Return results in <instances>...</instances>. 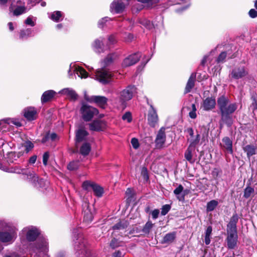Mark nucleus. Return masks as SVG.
<instances>
[{"instance_id": "nucleus-1", "label": "nucleus", "mask_w": 257, "mask_h": 257, "mask_svg": "<svg viewBox=\"0 0 257 257\" xmlns=\"http://www.w3.org/2000/svg\"><path fill=\"white\" fill-rule=\"evenodd\" d=\"M217 104L221 114V121L230 126L232 123V114L237 108L236 103H231L229 99L224 95L217 98Z\"/></svg>"}, {"instance_id": "nucleus-2", "label": "nucleus", "mask_w": 257, "mask_h": 257, "mask_svg": "<svg viewBox=\"0 0 257 257\" xmlns=\"http://www.w3.org/2000/svg\"><path fill=\"white\" fill-rule=\"evenodd\" d=\"M0 241L4 243L13 242L17 237L18 228L12 222L0 219Z\"/></svg>"}, {"instance_id": "nucleus-3", "label": "nucleus", "mask_w": 257, "mask_h": 257, "mask_svg": "<svg viewBox=\"0 0 257 257\" xmlns=\"http://www.w3.org/2000/svg\"><path fill=\"white\" fill-rule=\"evenodd\" d=\"M0 169L9 173L25 175L27 176V179L28 181L34 187L36 188L42 187V185L44 182L43 180L41 179H39L38 176L33 171L28 172L27 169L21 168L18 166L11 168H7L3 167L1 164H0Z\"/></svg>"}, {"instance_id": "nucleus-4", "label": "nucleus", "mask_w": 257, "mask_h": 257, "mask_svg": "<svg viewBox=\"0 0 257 257\" xmlns=\"http://www.w3.org/2000/svg\"><path fill=\"white\" fill-rule=\"evenodd\" d=\"M74 240V248L77 257H90V252L87 248L82 235L78 233Z\"/></svg>"}, {"instance_id": "nucleus-5", "label": "nucleus", "mask_w": 257, "mask_h": 257, "mask_svg": "<svg viewBox=\"0 0 257 257\" xmlns=\"http://www.w3.org/2000/svg\"><path fill=\"white\" fill-rule=\"evenodd\" d=\"M40 234L39 230L35 226H29L24 227L20 232V236L22 240L26 239L29 241H33L36 239Z\"/></svg>"}, {"instance_id": "nucleus-6", "label": "nucleus", "mask_w": 257, "mask_h": 257, "mask_svg": "<svg viewBox=\"0 0 257 257\" xmlns=\"http://www.w3.org/2000/svg\"><path fill=\"white\" fill-rule=\"evenodd\" d=\"M137 92V88L134 85H128L119 93V99L123 107L125 106L126 101L132 99Z\"/></svg>"}, {"instance_id": "nucleus-7", "label": "nucleus", "mask_w": 257, "mask_h": 257, "mask_svg": "<svg viewBox=\"0 0 257 257\" xmlns=\"http://www.w3.org/2000/svg\"><path fill=\"white\" fill-rule=\"evenodd\" d=\"M80 112L85 121L90 120L95 115L98 113L96 108L84 103L82 104Z\"/></svg>"}, {"instance_id": "nucleus-8", "label": "nucleus", "mask_w": 257, "mask_h": 257, "mask_svg": "<svg viewBox=\"0 0 257 257\" xmlns=\"http://www.w3.org/2000/svg\"><path fill=\"white\" fill-rule=\"evenodd\" d=\"M248 74V71L246 68L243 65H240L235 66L231 70V77L234 79H241Z\"/></svg>"}, {"instance_id": "nucleus-9", "label": "nucleus", "mask_w": 257, "mask_h": 257, "mask_svg": "<svg viewBox=\"0 0 257 257\" xmlns=\"http://www.w3.org/2000/svg\"><path fill=\"white\" fill-rule=\"evenodd\" d=\"M128 4L127 0H114L110 5V11L112 13L122 12Z\"/></svg>"}, {"instance_id": "nucleus-10", "label": "nucleus", "mask_w": 257, "mask_h": 257, "mask_svg": "<svg viewBox=\"0 0 257 257\" xmlns=\"http://www.w3.org/2000/svg\"><path fill=\"white\" fill-rule=\"evenodd\" d=\"M104 39L103 38L100 37L95 39L92 43V49L95 53L98 54L104 53L107 49H109V47L104 46Z\"/></svg>"}, {"instance_id": "nucleus-11", "label": "nucleus", "mask_w": 257, "mask_h": 257, "mask_svg": "<svg viewBox=\"0 0 257 257\" xmlns=\"http://www.w3.org/2000/svg\"><path fill=\"white\" fill-rule=\"evenodd\" d=\"M94 76L96 80L105 84L109 82V79L111 77V73L110 72L102 69L97 70Z\"/></svg>"}, {"instance_id": "nucleus-12", "label": "nucleus", "mask_w": 257, "mask_h": 257, "mask_svg": "<svg viewBox=\"0 0 257 257\" xmlns=\"http://www.w3.org/2000/svg\"><path fill=\"white\" fill-rule=\"evenodd\" d=\"M165 128L162 127L157 135L155 139L156 147L158 149L162 148L166 142Z\"/></svg>"}, {"instance_id": "nucleus-13", "label": "nucleus", "mask_w": 257, "mask_h": 257, "mask_svg": "<svg viewBox=\"0 0 257 257\" xmlns=\"http://www.w3.org/2000/svg\"><path fill=\"white\" fill-rule=\"evenodd\" d=\"M140 58L141 54L140 53L130 55L123 60L122 63V66L127 67L134 65L140 60Z\"/></svg>"}, {"instance_id": "nucleus-14", "label": "nucleus", "mask_w": 257, "mask_h": 257, "mask_svg": "<svg viewBox=\"0 0 257 257\" xmlns=\"http://www.w3.org/2000/svg\"><path fill=\"white\" fill-rule=\"evenodd\" d=\"M216 104L214 96L208 97L203 100L201 107L205 111H209L214 109Z\"/></svg>"}, {"instance_id": "nucleus-15", "label": "nucleus", "mask_w": 257, "mask_h": 257, "mask_svg": "<svg viewBox=\"0 0 257 257\" xmlns=\"http://www.w3.org/2000/svg\"><path fill=\"white\" fill-rule=\"evenodd\" d=\"M148 120L149 125L152 127H155L158 121L157 110L152 105H150V109L148 112Z\"/></svg>"}, {"instance_id": "nucleus-16", "label": "nucleus", "mask_w": 257, "mask_h": 257, "mask_svg": "<svg viewBox=\"0 0 257 257\" xmlns=\"http://www.w3.org/2000/svg\"><path fill=\"white\" fill-rule=\"evenodd\" d=\"M238 219V215L236 213L233 214L227 224L226 232H237V223Z\"/></svg>"}, {"instance_id": "nucleus-17", "label": "nucleus", "mask_w": 257, "mask_h": 257, "mask_svg": "<svg viewBox=\"0 0 257 257\" xmlns=\"http://www.w3.org/2000/svg\"><path fill=\"white\" fill-rule=\"evenodd\" d=\"M238 239L237 232H227V245L229 249L235 247Z\"/></svg>"}, {"instance_id": "nucleus-18", "label": "nucleus", "mask_w": 257, "mask_h": 257, "mask_svg": "<svg viewBox=\"0 0 257 257\" xmlns=\"http://www.w3.org/2000/svg\"><path fill=\"white\" fill-rule=\"evenodd\" d=\"M71 69L73 70L75 74L81 78H86L88 77L87 72L82 67L79 66H75V65H72V64L70 65V69L68 71V74L69 76H71L72 73Z\"/></svg>"}, {"instance_id": "nucleus-19", "label": "nucleus", "mask_w": 257, "mask_h": 257, "mask_svg": "<svg viewBox=\"0 0 257 257\" xmlns=\"http://www.w3.org/2000/svg\"><path fill=\"white\" fill-rule=\"evenodd\" d=\"M23 113L25 117L29 121L36 119L37 116V110L34 107L25 108L23 110Z\"/></svg>"}, {"instance_id": "nucleus-20", "label": "nucleus", "mask_w": 257, "mask_h": 257, "mask_svg": "<svg viewBox=\"0 0 257 257\" xmlns=\"http://www.w3.org/2000/svg\"><path fill=\"white\" fill-rule=\"evenodd\" d=\"M186 131L190 136V138L188 139V141L190 143L189 146L191 147H195L200 142V135L197 134L196 136H194V131L192 128H188Z\"/></svg>"}, {"instance_id": "nucleus-21", "label": "nucleus", "mask_w": 257, "mask_h": 257, "mask_svg": "<svg viewBox=\"0 0 257 257\" xmlns=\"http://www.w3.org/2000/svg\"><path fill=\"white\" fill-rule=\"evenodd\" d=\"M26 10L24 5L15 7L13 4H12L9 8L10 13H13V15L15 16H18L25 13Z\"/></svg>"}, {"instance_id": "nucleus-22", "label": "nucleus", "mask_w": 257, "mask_h": 257, "mask_svg": "<svg viewBox=\"0 0 257 257\" xmlns=\"http://www.w3.org/2000/svg\"><path fill=\"white\" fill-rule=\"evenodd\" d=\"M82 206L84 221L86 222L91 221L93 219V214L91 211L89 204L87 202H85Z\"/></svg>"}, {"instance_id": "nucleus-23", "label": "nucleus", "mask_w": 257, "mask_h": 257, "mask_svg": "<svg viewBox=\"0 0 257 257\" xmlns=\"http://www.w3.org/2000/svg\"><path fill=\"white\" fill-rule=\"evenodd\" d=\"M107 98L103 96L93 95L91 103H95L101 108H105L107 105Z\"/></svg>"}, {"instance_id": "nucleus-24", "label": "nucleus", "mask_w": 257, "mask_h": 257, "mask_svg": "<svg viewBox=\"0 0 257 257\" xmlns=\"http://www.w3.org/2000/svg\"><path fill=\"white\" fill-rule=\"evenodd\" d=\"M184 187L182 185H179L178 187H177L174 190V193L176 195L177 199L181 202H184L185 201V196L187 194L188 190H184L183 191Z\"/></svg>"}, {"instance_id": "nucleus-25", "label": "nucleus", "mask_w": 257, "mask_h": 257, "mask_svg": "<svg viewBox=\"0 0 257 257\" xmlns=\"http://www.w3.org/2000/svg\"><path fill=\"white\" fill-rule=\"evenodd\" d=\"M89 128L93 131H101L105 127V123L104 121L100 120H94L89 123Z\"/></svg>"}, {"instance_id": "nucleus-26", "label": "nucleus", "mask_w": 257, "mask_h": 257, "mask_svg": "<svg viewBox=\"0 0 257 257\" xmlns=\"http://www.w3.org/2000/svg\"><path fill=\"white\" fill-rule=\"evenodd\" d=\"M36 249L40 252L47 253L48 251V242L47 240L45 238L39 240L37 242Z\"/></svg>"}, {"instance_id": "nucleus-27", "label": "nucleus", "mask_w": 257, "mask_h": 257, "mask_svg": "<svg viewBox=\"0 0 257 257\" xmlns=\"http://www.w3.org/2000/svg\"><path fill=\"white\" fill-rule=\"evenodd\" d=\"M60 93L66 95L68 97L72 100H76L77 99L78 95L76 92L72 89L66 88L63 89L59 92Z\"/></svg>"}, {"instance_id": "nucleus-28", "label": "nucleus", "mask_w": 257, "mask_h": 257, "mask_svg": "<svg viewBox=\"0 0 257 257\" xmlns=\"http://www.w3.org/2000/svg\"><path fill=\"white\" fill-rule=\"evenodd\" d=\"M243 150L246 153L247 157L248 159L257 153V147L253 145H247L244 146Z\"/></svg>"}, {"instance_id": "nucleus-29", "label": "nucleus", "mask_w": 257, "mask_h": 257, "mask_svg": "<svg viewBox=\"0 0 257 257\" xmlns=\"http://www.w3.org/2000/svg\"><path fill=\"white\" fill-rule=\"evenodd\" d=\"M196 79V73H192L186 85L185 89V93H188L191 91L192 89L194 87L195 85V81Z\"/></svg>"}, {"instance_id": "nucleus-30", "label": "nucleus", "mask_w": 257, "mask_h": 257, "mask_svg": "<svg viewBox=\"0 0 257 257\" xmlns=\"http://www.w3.org/2000/svg\"><path fill=\"white\" fill-rule=\"evenodd\" d=\"M88 135V133L85 129L83 128H79L76 132V142H81L85 140Z\"/></svg>"}, {"instance_id": "nucleus-31", "label": "nucleus", "mask_w": 257, "mask_h": 257, "mask_svg": "<svg viewBox=\"0 0 257 257\" xmlns=\"http://www.w3.org/2000/svg\"><path fill=\"white\" fill-rule=\"evenodd\" d=\"M117 57L116 53H111L108 54L106 57L101 62L102 66L103 67H106L112 63L113 60Z\"/></svg>"}, {"instance_id": "nucleus-32", "label": "nucleus", "mask_w": 257, "mask_h": 257, "mask_svg": "<svg viewBox=\"0 0 257 257\" xmlns=\"http://www.w3.org/2000/svg\"><path fill=\"white\" fill-rule=\"evenodd\" d=\"M56 94V92L52 90L46 91L41 97V101L43 103L47 102L53 98Z\"/></svg>"}, {"instance_id": "nucleus-33", "label": "nucleus", "mask_w": 257, "mask_h": 257, "mask_svg": "<svg viewBox=\"0 0 257 257\" xmlns=\"http://www.w3.org/2000/svg\"><path fill=\"white\" fill-rule=\"evenodd\" d=\"M49 18L55 22L61 21L64 18V16L61 11H57L52 13Z\"/></svg>"}, {"instance_id": "nucleus-34", "label": "nucleus", "mask_w": 257, "mask_h": 257, "mask_svg": "<svg viewBox=\"0 0 257 257\" xmlns=\"http://www.w3.org/2000/svg\"><path fill=\"white\" fill-rule=\"evenodd\" d=\"M92 189L94 192V195L98 197H102L104 193L103 188L96 183H94V184L93 185Z\"/></svg>"}, {"instance_id": "nucleus-35", "label": "nucleus", "mask_w": 257, "mask_h": 257, "mask_svg": "<svg viewBox=\"0 0 257 257\" xmlns=\"http://www.w3.org/2000/svg\"><path fill=\"white\" fill-rule=\"evenodd\" d=\"M194 147L189 146L184 154L185 159L190 163H193L194 162V160L192 159V151Z\"/></svg>"}, {"instance_id": "nucleus-36", "label": "nucleus", "mask_w": 257, "mask_h": 257, "mask_svg": "<svg viewBox=\"0 0 257 257\" xmlns=\"http://www.w3.org/2000/svg\"><path fill=\"white\" fill-rule=\"evenodd\" d=\"M32 31L31 29L22 30L20 32V38L24 40L32 36Z\"/></svg>"}, {"instance_id": "nucleus-37", "label": "nucleus", "mask_w": 257, "mask_h": 257, "mask_svg": "<svg viewBox=\"0 0 257 257\" xmlns=\"http://www.w3.org/2000/svg\"><path fill=\"white\" fill-rule=\"evenodd\" d=\"M222 142L224 144V147L230 153H232V142L228 137H225L222 139Z\"/></svg>"}, {"instance_id": "nucleus-38", "label": "nucleus", "mask_w": 257, "mask_h": 257, "mask_svg": "<svg viewBox=\"0 0 257 257\" xmlns=\"http://www.w3.org/2000/svg\"><path fill=\"white\" fill-rule=\"evenodd\" d=\"M91 147L89 143H86L81 146L80 152L83 156L87 155L90 151Z\"/></svg>"}, {"instance_id": "nucleus-39", "label": "nucleus", "mask_w": 257, "mask_h": 257, "mask_svg": "<svg viewBox=\"0 0 257 257\" xmlns=\"http://www.w3.org/2000/svg\"><path fill=\"white\" fill-rule=\"evenodd\" d=\"M218 202L215 200H212L208 202L206 206V211L211 212L213 211L218 205Z\"/></svg>"}, {"instance_id": "nucleus-40", "label": "nucleus", "mask_w": 257, "mask_h": 257, "mask_svg": "<svg viewBox=\"0 0 257 257\" xmlns=\"http://www.w3.org/2000/svg\"><path fill=\"white\" fill-rule=\"evenodd\" d=\"M176 234L175 232L167 233L165 235L163 238V242L165 243L172 242L175 238Z\"/></svg>"}, {"instance_id": "nucleus-41", "label": "nucleus", "mask_w": 257, "mask_h": 257, "mask_svg": "<svg viewBox=\"0 0 257 257\" xmlns=\"http://www.w3.org/2000/svg\"><path fill=\"white\" fill-rule=\"evenodd\" d=\"M21 155L20 153H16L15 152H11L8 154V162L11 163H15V161L17 160Z\"/></svg>"}, {"instance_id": "nucleus-42", "label": "nucleus", "mask_w": 257, "mask_h": 257, "mask_svg": "<svg viewBox=\"0 0 257 257\" xmlns=\"http://www.w3.org/2000/svg\"><path fill=\"white\" fill-rule=\"evenodd\" d=\"M127 226V223L126 221H120L119 222L112 226V229L114 231L123 229L126 228Z\"/></svg>"}, {"instance_id": "nucleus-43", "label": "nucleus", "mask_w": 257, "mask_h": 257, "mask_svg": "<svg viewBox=\"0 0 257 257\" xmlns=\"http://www.w3.org/2000/svg\"><path fill=\"white\" fill-rule=\"evenodd\" d=\"M145 7V6L143 4L140 2H138L137 0L134 1L133 6V11H136V12H138L141 11Z\"/></svg>"}, {"instance_id": "nucleus-44", "label": "nucleus", "mask_w": 257, "mask_h": 257, "mask_svg": "<svg viewBox=\"0 0 257 257\" xmlns=\"http://www.w3.org/2000/svg\"><path fill=\"white\" fill-rule=\"evenodd\" d=\"M153 226L154 224L152 223V222L148 221L144 226L142 232L145 234H148Z\"/></svg>"}, {"instance_id": "nucleus-45", "label": "nucleus", "mask_w": 257, "mask_h": 257, "mask_svg": "<svg viewBox=\"0 0 257 257\" xmlns=\"http://www.w3.org/2000/svg\"><path fill=\"white\" fill-rule=\"evenodd\" d=\"M111 20L107 17H104L100 20L98 23V26L99 28H103L105 26H107L110 23Z\"/></svg>"}, {"instance_id": "nucleus-46", "label": "nucleus", "mask_w": 257, "mask_h": 257, "mask_svg": "<svg viewBox=\"0 0 257 257\" xmlns=\"http://www.w3.org/2000/svg\"><path fill=\"white\" fill-rule=\"evenodd\" d=\"M254 191V190L253 188L248 186L244 189L243 196L245 198H248L253 194Z\"/></svg>"}, {"instance_id": "nucleus-47", "label": "nucleus", "mask_w": 257, "mask_h": 257, "mask_svg": "<svg viewBox=\"0 0 257 257\" xmlns=\"http://www.w3.org/2000/svg\"><path fill=\"white\" fill-rule=\"evenodd\" d=\"M138 2L143 4L145 7H151L154 4L156 3V0H137Z\"/></svg>"}, {"instance_id": "nucleus-48", "label": "nucleus", "mask_w": 257, "mask_h": 257, "mask_svg": "<svg viewBox=\"0 0 257 257\" xmlns=\"http://www.w3.org/2000/svg\"><path fill=\"white\" fill-rule=\"evenodd\" d=\"M117 43V39L114 34L110 35L108 37V44L107 46L108 47V45H114Z\"/></svg>"}, {"instance_id": "nucleus-49", "label": "nucleus", "mask_w": 257, "mask_h": 257, "mask_svg": "<svg viewBox=\"0 0 257 257\" xmlns=\"http://www.w3.org/2000/svg\"><path fill=\"white\" fill-rule=\"evenodd\" d=\"M122 119L123 120L126 121L128 123L131 122L132 120V116L131 113L129 111L125 112V113L122 116Z\"/></svg>"}, {"instance_id": "nucleus-50", "label": "nucleus", "mask_w": 257, "mask_h": 257, "mask_svg": "<svg viewBox=\"0 0 257 257\" xmlns=\"http://www.w3.org/2000/svg\"><path fill=\"white\" fill-rule=\"evenodd\" d=\"M78 167V163L77 161H72L67 166V168L69 170H74Z\"/></svg>"}, {"instance_id": "nucleus-51", "label": "nucleus", "mask_w": 257, "mask_h": 257, "mask_svg": "<svg viewBox=\"0 0 257 257\" xmlns=\"http://www.w3.org/2000/svg\"><path fill=\"white\" fill-rule=\"evenodd\" d=\"M139 23L147 28L150 29L151 27V22L147 19H141L139 20Z\"/></svg>"}, {"instance_id": "nucleus-52", "label": "nucleus", "mask_w": 257, "mask_h": 257, "mask_svg": "<svg viewBox=\"0 0 257 257\" xmlns=\"http://www.w3.org/2000/svg\"><path fill=\"white\" fill-rule=\"evenodd\" d=\"M95 183L86 181H84L82 184V187L85 190H88L89 188H92L93 185Z\"/></svg>"}, {"instance_id": "nucleus-53", "label": "nucleus", "mask_w": 257, "mask_h": 257, "mask_svg": "<svg viewBox=\"0 0 257 257\" xmlns=\"http://www.w3.org/2000/svg\"><path fill=\"white\" fill-rule=\"evenodd\" d=\"M171 209L170 205L166 204L162 206L161 208V214L162 215H165L168 213Z\"/></svg>"}, {"instance_id": "nucleus-54", "label": "nucleus", "mask_w": 257, "mask_h": 257, "mask_svg": "<svg viewBox=\"0 0 257 257\" xmlns=\"http://www.w3.org/2000/svg\"><path fill=\"white\" fill-rule=\"evenodd\" d=\"M120 245H121V243L115 238H113L110 243V246L112 248H115Z\"/></svg>"}, {"instance_id": "nucleus-55", "label": "nucleus", "mask_w": 257, "mask_h": 257, "mask_svg": "<svg viewBox=\"0 0 257 257\" xmlns=\"http://www.w3.org/2000/svg\"><path fill=\"white\" fill-rule=\"evenodd\" d=\"M24 147L26 152L28 153L34 148V145L31 142L27 141L25 143Z\"/></svg>"}, {"instance_id": "nucleus-56", "label": "nucleus", "mask_w": 257, "mask_h": 257, "mask_svg": "<svg viewBox=\"0 0 257 257\" xmlns=\"http://www.w3.org/2000/svg\"><path fill=\"white\" fill-rule=\"evenodd\" d=\"M131 144L135 149H137L140 146L138 140L135 138H134L131 140Z\"/></svg>"}, {"instance_id": "nucleus-57", "label": "nucleus", "mask_w": 257, "mask_h": 257, "mask_svg": "<svg viewBox=\"0 0 257 257\" xmlns=\"http://www.w3.org/2000/svg\"><path fill=\"white\" fill-rule=\"evenodd\" d=\"M25 24L32 27L35 25V23L33 20V18L30 16L28 17L25 20Z\"/></svg>"}, {"instance_id": "nucleus-58", "label": "nucleus", "mask_w": 257, "mask_h": 257, "mask_svg": "<svg viewBox=\"0 0 257 257\" xmlns=\"http://www.w3.org/2000/svg\"><path fill=\"white\" fill-rule=\"evenodd\" d=\"M226 57V53L225 52L221 53L218 56L217 61L218 63L222 62Z\"/></svg>"}, {"instance_id": "nucleus-59", "label": "nucleus", "mask_w": 257, "mask_h": 257, "mask_svg": "<svg viewBox=\"0 0 257 257\" xmlns=\"http://www.w3.org/2000/svg\"><path fill=\"white\" fill-rule=\"evenodd\" d=\"M49 158V154L48 152H45L43 156V163L45 166L47 165V162Z\"/></svg>"}, {"instance_id": "nucleus-60", "label": "nucleus", "mask_w": 257, "mask_h": 257, "mask_svg": "<svg viewBox=\"0 0 257 257\" xmlns=\"http://www.w3.org/2000/svg\"><path fill=\"white\" fill-rule=\"evenodd\" d=\"M249 16L251 18L257 17V11L254 9H251L248 13Z\"/></svg>"}, {"instance_id": "nucleus-61", "label": "nucleus", "mask_w": 257, "mask_h": 257, "mask_svg": "<svg viewBox=\"0 0 257 257\" xmlns=\"http://www.w3.org/2000/svg\"><path fill=\"white\" fill-rule=\"evenodd\" d=\"M159 212L160 211L158 209H155L153 211H152L151 214L153 218L154 219H157L158 217Z\"/></svg>"}, {"instance_id": "nucleus-62", "label": "nucleus", "mask_w": 257, "mask_h": 257, "mask_svg": "<svg viewBox=\"0 0 257 257\" xmlns=\"http://www.w3.org/2000/svg\"><path fill=\"white\" fill-rule=\"evenodd\" d=\"M48 139H50L52 141H55L57 139V135L55 133H52L47 136Z\"/></svg>"}, {"instance_id": "nucleus-63", "label": "nucleus", "mask_w": 257, "mask_h": 257, "mask_svg": "<svg viewBox=\"0 0 257 257\" xmlns=\"http://www.w3.org/2000/svg\"><path fill=\"white\" fill-rule=\"evenodd\" d=\"M84 98L85 99V100H86L87 101L89 102H90L91 103V100H92V96H89L87 94V92L86 91H84Z\"/></svg>"}, {"instance_id": "nucleus-64", "label": "nucleus", "mask_w": 257, "mask_h": 257, "mask_svg": "<svg viewBox=\"0 0 257 257\" xmlns=\"http://www.w3.org/2000/svg\"><path fill=\"white\" fill-rule=\"evenodd\" d=\"M9 123L14 124L17 126H21L22 125L21 123L19 121H18L16 119L11 120V122H9Z\"/></svg>"}]
</instances>
